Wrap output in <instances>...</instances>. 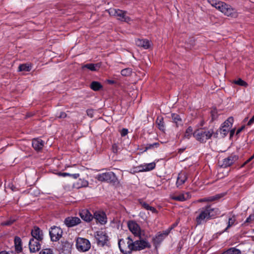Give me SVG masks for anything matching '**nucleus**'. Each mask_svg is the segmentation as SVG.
I'll return each instance as SVG.
<instances>
[{
  "instance_id": "obj_9",
  "label": "nucleus",
  "mask_w": 254,
  "mask_h": 254,
  "mask_svg": "<svg viewBox=\"0 0 254 254\" xmlns=\"http://www.w3.org/2000/svg\"><path fill=\"white\" fill-rule=\"evenodd\" d=\"M95 179L100 182H115L116 177L113 172H108L97 175Z\"/></svg>"
},
{
  "instance_id": "obj_3",
  "label": "nucleus",
  "mask_w": 254,
  "mask_h": 254,
  "mask_svg": "<svg viewBox=\"0 0 254 254\" xmlns=\"http://www.w3.org/2000/svg\"><path fill=\"white\" fill-rule=\"evenodd\" d=\"M214 131L212 129L209 130L198 129L193 132V136L198 141L203 143L210 139Z\"/></svg>"
},
{
  "instance_id": "obj_27",
  "label": "nucleus",
  "mask_w": 254,
  "mask_h": 254,
  "mask_svg": "<svg viewBox=\"0 0 254 254\" xmlns=\"http://www.w3.org/2000/svg\"><path fill=\"white\" fill-rule=\"evenodd\" d=\"M14 244L16 251L20 252L22 250L21 240L18 237H15L14 238Z\"/></svg>"
},
{
  "instance_id": "obj_57",
  "label": "nucleus",
  "mask_w": 254,
  "mask_h": 254,
  "mask_svg": "<svg viewBox=\"0 0 254 254\" xmlns=\"http://www.w3.org/2000/svg\"><path fill=\"white\" fill-rule=\"evenodd\" d=\"M233 133H234V131H233V130H232V131H231V135H232Z\"/></svg>"
},
{
  "instance_id": "obj_35",
  "label": "nucleus",
  "mask_w": 254,
  "mask_h": 254,
  "mask_svg": "<svg viewBox=\"0 0 254 254\" xmlns=\"http://www.w3.org/2000/svg\"><path fill=\"white\" fill-rule=\"evenodd\" d=\"M234 83L236 84L244 87H247L248 85V83L246 81L241 78H239L237 80L234 81Z\"/></svg>"
},
{
  "instance_id": "obj_40",
  "label": "nucleus",
  "mask_w": 254,
  "mask_h": 254,
  "mask_svg": "<svg viewBox=\"0 0 254 254\" xmlns=\"http://www.w3.org/2000/svg\"><path fill=\"white\" fill-rule=\"evenodd\" d=\"M15 221V219L10 218L9 220H6L3 222L1 223V225L3 226H10L11 225L14 221Z\"/></svg>"
},
{
  "instance_id": "obj_55",
  "label": "nucleus",
  "mask_w": 254,
  "mask_h": 254,
  "mask_svg": "<svg viewBox=\"0 0 254 254\" xmlns=\"http://www.w3.org/2000/svg\"><path fill=\"white\" fill-rule=\"evenodd\" d=\"M0 254H8V253L5 251H2L0 252Z\"/></svg>"
},
{
  "instance_id": "obj_45",
  "label": "nucleus",
  "mask_w": 254,
  "mask_h": 254,
  "mask_svg": "<svg viewBox=\"0 0 254 254\" xmlns=\"http://www.w3.org/2000/svg\"><path fill=\"white\" fill-rule=\"evenodd\" d=\"M128 133V130L126 128H123L121 131L122 136H126Z\"/></svg>"
},
{
  "instance_id": "obj_5",
  "label": "nucleus",
  "mask_w": 254,
  "mask_h": 254,
  "mask_svg": "<svg viewBox=\"0 0 254 254\" xmlns=\"http://www.w3.org/2000/svg\"><path fill=\"white\" fill-rule=\"evenodd\" d=\"M133 251H141L145 249H150L151 247V244L145 238L139 236V239L135 241H133Z\"/></svg>"
},
{
  "instance_id": "obj_38",
  "label": "nucleus",
  "mask_w": 254,
  "mask_h": 254,
  "mask_svg": "<svg viewBox=\"0 0 254 254\" xmlns=\"http://www.w3.org/2000/svg\"><path fill=\"white\" fill-rule=\"evenodd\" d=\"M143 172V169H142L141 165L138 166L137 167H135L130 170V172L131 173H138Z\"/></svg>"
},
{
  "instance_id": "obj_7",
  "label": "nucleus",
  "mask_w": 254,
  "mask_h": 254,
  "mask_svg": "<svg viewBox=\"0 0 254 254\" xmlns=\"http://www.w3.org/2000/svg\"><path fill=\"white\" fill-rule=\"evenodd\" d=\"M95 238L98 246L104 247L108 245L109 237L105 231H99L95 233Z\"/></svg>"
},
{
  "instance_id": "obj_34",
  "label": "nucleus",
  "mask_w": 254,
  "mask_h": 254,
  "mask_svg": "<svg viewBox=\"0 0 254 254\" xmlns=\"http://www.w3.org/2000/svg\"><path fill=\"white\" fill-rule=\"evenodd\" d=\"M121 73L123 76H128L131 75L132 73V69L130 68H126L122 69Z\"/></svg>"
},
{
  "instance_id": "obj_30",
  "label": "nucleus",
  "mask_w": 254,
  "mask_h": 254,
  "mask_svg": "<svg viewBox=\"0 0 254 254\" xmlns=\"http://www.w3.org/2000/svg\"><path fill=\"white\" fill-rule=\"evenodd\" d=\"M223 254H241V252L235 248H231L225 251Z\"/></svg>"
},
{
  "instance_id": "obj_20",
  "label": "nucleus",
  "mask_w": 254,
  "mask_h": 254,
  "mask_svg": "<svg viewBox=\"0 0 254 254\" xmlns=\"http://www.w3.org/2000/svg\"><path fill=\"white\" fill-rule=\"evenodd\" d=\"M225 195V193H221L217 194H216L214 196H211L208 197L207 198H204L203 199H200L199 201L200 202H211L215 200H218L223 197Z\"/></svg>"
},
{
  "instance_id": "obj_33",
  "label": "nucleus",
  "mask_w": 254,
  "mask_h": 254,
  "mask_svg": "<svg viewBox=\"0 0 254 254\" xmlns=\"http://www.w3.org/2000/svg\"><path fill=\"white\" fill-rule=\"evenodd\" d=\"M233 123V118L232 117L229 118L224 123L222 126L230 129Z\"/></svg>"
},
{
  "instance_id": "obj_44",
  "label": "nucleus",
  "mask_w": 254,
  "mask_h": 254,
  "mask_svg": "<svg viewBox=\"0 0 254 254\" xmlns=\"http://www.w3.org/2000/svg\"><path fill=\"white\" fill-rule=\"evenodd\" d=\"M254 220V214L250 215L246 219V222H251Z\"/></svg>"
},
{
  "instance_id": "obj_54",
  "label": "nucleus",
  "mask_w": 254,
  "mask_h": 254,
  "mask_svg": "<svg viewBox=\"0 0 254 254\" xmlns=\"http://www.w3.org/2000/svg\"><path fill=\"white\" fill-rule=\"evenodd\" d=\"M70 176H72L73 178L76 179L79 176V174H71Z\"/></svg>"
},
{
  "instance_id": "obj_19",
  "label": "nucleus",
  "mask_w": 254,
  "mask_h": 254,
  "mask_svg": "<svg viewBox=\"0 0 254 254\" xmlns=\"http://www.w3.org/2000/svg\"><path fill=\"white\" fill-rule=\"evenodd\" d=\"M135 44L144 49H148L151 47V42L147 39H137L135 40Z\"/></svg>"
},
{
  "instance_id": "obj_17",
  "label": "nucleus",
  "mask_w": 254,
  "mask_h": 254,
  "mask_svg": "<svg viewBox=\"0 0 254 254\" xmlns=\"http://www.w3.org/2000/svg\"><path fill=\"white\" fill-rule=\"evenodd\" d=\"M238 159V156L236 155L232 154L227 158L223 159L222 166L224 167H227L233 164Z\"/></svg>"
},
{
  "instance_id": "obj_51",
  "label": "nucleus",
  "mask_w": 254,
  "mask_h": 254,
  "mask_svg": "<svg viewBox=\"0 0 254 254\" xmlns=\"http://www.w3.org/2000/svg\"><path fill=\"white\" fill-rule=\"evenodd\" d=\"M254 158V154L249 159H248L244 163V165L247 164L248 162H250Z\"/></svg>"
},
{
  "instance_id": "obj_58",
  "label": "nucleus",
  "mask_w": 254,
  "mask_h": 254,
  "mask_svg": "<svg viewBox=\"0 0 254 254\" xmlns=\"http://www.w3.org/2000/svg\"><path fill=\"white\" fill-rule=\"evenodd\" d=\"M143 206H144V207H146V206H148V205H146L145 204L144 205H143Z\"/></svg>"
},
{
  "instance_id": "obj_53",
  "label": "nucleus",
  "mask_w": 254,
  "mask_h": 254,
  "mask_svg": "<svg viewBox=\"0 0 254 254\" xmlns=\"http://www.w3.org/2000/svg\"><path fill=\"white\" fill-rule=\"evenodd\" d=\"M147 209L150 210V211H152L153 212H155L156 211L155 207H146Z\"/></svg>"
},
{
  "instance_id": "obj_10",
  "label": "nucleus",
  "mask_w": 254,
  "mask_h": 254,
  "mask_svg": "<svg viewBox=\"0 0 254 254\" xmlns=\"http://www.w3.org/2000/svg\"><path fill=\"white\" fill-rule=\"evenodd\" d=\"M49 234L51 241L57 242L62 237L63 231L60 227L54 226L51 228Z\"/></svg>"
},
{
  "instance_id": "obj_29",
  "label": "nucleus",
  "mask_w": 254,
  "mask_h": 254,
  "mask_svg": "<svg viewBox=\"0 0 254 254\" xmlns=\"http://www.w3.org/2000/svg\"><path fill=\"white\" fill-rule=\"evenodd\" d=\"M102 87V85L98 81H93L90 84V88L94 91H98Z\"/></svg>"
},
{
  "instance_id": "obj_18",
  "label": "nucleus",
  "mask_w": 254,
  "mask_h": 254,
  "mask_svg": "<svg viewBox=\"0 0 254 254\" xmlns=\"http://www.w3.org/2000/svg\"><path fill=\"white\" fill-rule=\"evenodd\" d=\"M80 217L85 221L89 222L93 219V216L87 209H83L79 212Z\"/></svg>"
},
{
  "instance_id": "obj_22",
  "label": "nucleus",
  "mask_w": 254,
  "mask_h": 254,
  "mask_svg": "<svg viewBox=\"0 0 254 254\" xmlns=\"http://www.w3.org/2000/svg\"><path fill=\"white\" fill-rule=\"evenodd\" d=\"M190 197L189 192H186L185 193L181 194L178 195L174 196L172 197V198L176 200L180 201H183L188 199Z\"/></svg>"
},
{
  "instance_id": "obj_48",
  "label": "nucleus",
  "mask_w": 254,
  "mask_h": 254,
  "mask_svg": "<svg viewBox=\"0 0 254 254\" xmlns=\"http://www.w3.org/2000/svg\"><path fill=\"white\" fill-rule=\"evenodd\" d=\"M254 123V115L253 116V117L248 122V126H251Z\"/></svg>"
},
{
  "instance_id": "obj_42",
  "label": "nucleus",
  "mask_w": 254,
  "mask_h": 254,
  "mask_svg": "<svg viewBox=\"0 0 254 254\" xmlns=\"http://www.w3.org/2000/svg\"><path fill=\"white\" fill-rule=\"evenodd\" d=\"M158 143H154L153 144H148L146 147V150L151 149L153 147H158L159 146Z\"/></svg>"
},
{
  "instance_id": "obj_41",
  "label": "nucleus",
  "mask_w": 254,
  "mask_h": 254,
  "mask_svg": "<svg viewBox=\"0 0 254 254\" xmlns=\"http://www.w3.org/2000/svg\"><path fill=\"white\" fill-rule=\"evenodd\" d=\"M40 254H53V252L51 249H43L40 252Z\"/></svg>"
},
{
  "instance_id": "obj_26",
  "label": "nucleus",
  "mask_w": 254,
  "mask_h": 254,
  "mask_svg": "<svg viewBox=\"0 0 254 254\" xmlns=\"http://www.w3.org/2000/svg\"><path fill=\"white\" fill-rule=\"evenodd\" d=\"M31 69L32 66L29 64H20L18 67V71H29Z\"/></svg>"
},
{
  "instance_id": "obj_11",
  "label": "nucleus",
  "mask_w": 254,
  "mask_h": 254,
  "mask_svg": "<svg viewBox=\"0 0 254 254\" xmlns=\"http://www.w3.org/2000/svg\"><path fill=\"white\" fill-rule=\"evenodd\" d=\"M42 241H38L34 239V238H31L29 242V248L31 253H36L38 252L41 247V242Z\"/></svg>"
},
{
  "instance_id": "obj_47",
  "label": "nucleus",
  "mask_w": 254,
  "mask_h": 254,
  "mask_svg": "<svg viewBox=\"0 0 254 254\" xmlns=\"http://www.w3.org/2000/svg\"><path fill=\"white\" fill-rule=\"evenodd\" d=\"M66 117V114L64 112H62L60 113V115L58 116L59 118H64Z\"/></svg>"
},
{
  "instance_id": "obj_43",
  "label": "nucleus",
  "mask_w": 254,
  "mask_h": 254,
  "mask_svg": "<svg viewBox=\"0 0 254 254\" xmlns=\"http://www.w3.org/2000/svg\"><path fill=\"white\" fill-rule=\"evenodd\" d=\"M171 230L168 228L167 230L163 231L162 233H160L165 238L168 235Z\"/></svg>"
},
{
  "instance_id": "obj_23",
  "label": "nucleus",
  "mask_w": 254,
  "mask_h": 254,
  "mask_svg": "<svg viewBox=\"0 0 254 254\" xmlns=\"http://www.w3.org/2000/svg\"><path fill=\"white\" fill-rule=\"evenodd\" d=\"M141 165L142 169H143V171L147 172L154 169L156 166V164L154 162H152L148 164H144Z\"/></svg>"
},
{
  "instance_id": "obj_52",
  "label": "nucleus",
  "mask_w": 254,
  "mask_h": 254,
  "mask_svg": "<svg viewBox=\"0 0 254 254\" xmlns=\"http://www.w3.org/2000/svg\"><path fill=\"white\" fill-rule=\"evenodd\" d=\"M177 225H178V223H177V222H176V223H174L173 224H172V225H171V226H170V227H169L170 230H172L173 229H174L175 227H176Z\"/></svg>"
},
{
  "instance_id": "obj_16",
  "label": "nucleus",
  "mask_w": 254,
  "mask_h": 254,
  "mask_svg": "<svg viewBox=\"0 0 254 254\" xmlns=\"http://www.w3.org/2000/svg\"><path fill=\"white\" fill-rule=\"evenodd\" d=\"M188 179L187 174L184 172H180L178 176L176 181V186L177 188H182Z\"/></svg>"
},
{
  "instance_id": "obj_28",
  "label": "nucleus",
  "mask_w": 254,
  "mask_h": 254,
  "mask_svg": "<svg viewBox=\"0 0 254 254\" xmlns=\"http://www.w3.org/2000/svg\"><path fill=\"white\" fill-rule=\"evenodd\" d=\"M160 130H164L165 129V126L163 121V118L161 117H158L156 121Z\"/></svg>"
},
{
  "instance_id": "obj_37",
  "label": "nucleus",
  "mask_w": 254,
  "mask_h": 254,
  "mask_svg": "<svg viewBox=\"0 0 254 254\" xmlns=\"http://www.w3.org/2000/svg\"><path fill=\"white\" fill-rule=\"evenodd\" d=\"M229 130V128L226 127L222 125L221 127L220 128V132L221 134H222L223 136H225L228 134Z\"/></svg>"
},
{
  "instance_id": "obj_1",
  "label": "nucleus",
  "mask_w": 254,
  "mask_h": 254,
  "mask_svg": "<svg viewBox=\"0 0 254 254\" xmlns=\"http://www.w3.org/2000/svg\"><path fill=\"white\" fill-rule=\"evenodd\" d=\"M210 4L227 16L236 18L238 16L237 10L230 5L221 1L212 0L209 1Z\"/></svg>"
},
{
  "instance_id": "obj_49",
  "label": "nucleus",
  "mask_w": 254,
  "mask_h": 254,
  "mask_svg": "<svg viewBox=\"0 0 254 254\" xmlns=\"http://www.w3.org/2000/svg\"><path fill=\"white\" fill-rule=\"evenodd\" d=\"M59 175L62 177H66L67 176H70L71 174L67 173H60L59 174Z\"/></svg>"
},
{
  "instance_id": "obj_12",
  "label": "nucleus",
  "mask_w": 254,
  "mask_h": 254,
  "mask_svg": "<svg viewBox=\"0 0 254 254\" xmlns=\"http://www.w3.org/2000/svg\"><path fill=\"white\" fill-rule=\"evenodd\" d=\"M127 226L130 231L136 236H140L141 230L138 224L134 221H129L127 223Z\"/></svg>"
},
{
  "instance_id": "obj_31",
  "label": "nucleus",
  "mask_w": 254,
  "mask_h": 254,
  "mask_svg": "<svg viewBox=\"0 0 254 254\" xmlns=\"http://www.w3.org/2000/svg\"><path fill=\"white\" fill-rule=\"evenodd\" d=\"M172 118L174 122L176 124L177 126L182 124V119L179 115L173 113L172 114Z\"/></svg>"
},
{
  "instance_id": "obj_50",
  "label": "nucleus",
  "mask_w": 254,
  "mask_h": 254,
  "mask_svg": "<svg viewBox=\"0 0 254 254\" xmlns=\"http://www.w3.org/2000/svg\"><path fill=\"white\" fill-rule=\"evenodd\" d=\"M79 182H82L83 184H82V186H84V187H85V186H87V185H88V182L86 181H84V180H79Z\"/></svg>"
},
{
  "instance_id": "obj_14",
  "label": "nucleus",
  "mask_w": 254,
  "mask_h": 254,
  "mask_svg": "<svg viewBox=\"0 0 254 254\" xmlns=\"http://www.w3.org/2000/svg\"><path fill=\"white\" fill-rule=\"evenodd\" d=\"M93 218L101 224H105L107 222V218L105 212L103 211H96L94 213Z\"/></svg>"
},
{
  "instance_id": "obj_6",
  "label": "nucleus",
  "mask_w": 254,
  "mask_h": 254,
  "mask_svg": "<svg viewBox=\"0 0 254 254\" xmlns=\"http://www.w3.org/2000/svg\"><path fill=\"white\" fill-rule=\"evenodd\" d=\"M109 14L111 16L117 17L118 20L128 22L130 18L126 15V12L119 9L110 8L108 10Z\"/></svg>"
},
{
  "instance_id": "obj_39",
  "label": "nucleus",
  "mask_w": 254,
  "mask_h": 254,
  "mask_svg": "<svg viewBox=\"0 0 254 254\" xmlns=\"http://www.w3.org/2000/svg\"><path fill=\"white\" fill-rule=\"evenodd\" d=\"M71 246L70 244L68 242H65L62 245V250L63 251H68L70 249Z\"/></svg>"
},
{
  "instance_id": "obj_36",
  "label": "nucleus",
  "mask_w": 254,
  "mask_h": 254,
  "mask_svg": "<svg viewBox=\"0 0 254 254\" xmlns=\"http://www.w3.org/2000/svg\"><path fill=\"white\" fill-rule=\"evenodd\" d=\"M236 221V219L234 216H233L232 217H230L229 218L228 223V226L225 229L224 231H226L227 230L230 228L231 226L233 225Z\"/></svg>"
},
{
  "instance_id": "obj_8",
  "label": "nucleus",
  "mask_w": 254,
  "mask_h": 254,
  "mask_svg": "<svg viewBox=\"0 0 254 254\" xmlns=\"http://www.w3.org/2000/svg\"><path fill=\"white\" fill-rule=\"evenodd\" d=\"M76 247L79 251L85 252L90 249L91 244L88 240L82 238H78L76 240Z\"/></svg>"
},
{
  "instance_id": "obj_21",
  "label": "nucleus",
  "mask_w": 254,
  "mask_h": 254,
  "mask_svg": "<svg viewBox=\"0 0 254 254\" xmlns=\"http://www.w3.org/2000/svg\"><path fill=\"white\" fill-rule=\"evenodd\" d=\"M44 142L40 138H35L32 140V146L36 150H40L43 147Z\"/></svg>"
},
{
  "instance_id": "obj_4",
  "label": "nucleus",
  "mask_w": 254,
  "mask_h": 254,
  "mask_svg": "<svg viewBox=\"0 0 254 254\" xmlns=\"http://www.w3.org/2000/svg\"><path fill=\"white\" fill-rule=\"evenodd\" d=\"M118 245L121 252L124 254H130L133 251V240L129 237L119 240Z\"/></svg>"
},
{
  "instance_id": "obj_56",
  "label": "nucleus",
  "mask_w": 254,
  "mask_h": 254,
  "mask_svg": "<svg viewBox=\"0 0 254 254\" xmlns=\"http://www.w3.org/2000/svg\"><path fill=\"white\" fill-rule=\"evenodd\" d=\"M242 130V128H240V129H239L237 131V133H239L240 131H241V130Z\"/></svg>"
},
{
  "instance_id": "obj_2",
  "label": "nucleus",
  "mask_w": 254,
  "mask_h": 254,
  "mask_svg": "<svg viewBox=\"0 0 254 254\" xmlns=\"http://www.w3.org/2000/svg\"><path fill=\"white\" fill-rule=\"evenodd\" d=\"M215 210L214 208L206 207L204 210L201 211L196 218L197 225H200L203 221L214 218L216 215Z\"/></svg>"
},
{
  "instance_id": "obj_24",
  "label": "nucleus",
  "mask_w": 254,
  "mask_h": 254,
  "mask_svg": "<svg viewBox=\"0 0 254 254\" xmlns=\"http://www.w3.org/2000/svg\"><path fill=\"white\" fill-rule=\"evenodd\" d=\"M100 67V64H85L82 66V68H87L91 71H96Z\"/></svg>"
},
{
  "instance_id": "obj_32",
  "label": "nucleus",
  "mask_w": 254,
  "mask_h": 254,
  "mask_svg": "<svg viewBox=\"0 0 254 254\" xmlns=\"http://www.w3.org/2000/svg\"><path fill=\"white\" fill-rule=\"evenodd\" d=\"M193 132L192 127H189L187 128L185 132L184 137L185 138L190 139L192 135H193Z\"/></svg>"
},
{
  "instance_id": "obj_15",
  "label": "nucleus",
  "mask_w": 254,
  "mask_h": 254,
  "mask_svg": "<svg viewBox=\"0 0 254 254\" xmlns=\"http://www.w3.org/2000/svg\"><path fill=\"white\" fill-rule=\"evenodd\" d=\"M64 222L68 227H71L79 224L81 220L77 217H68L65 219Z\"/></svg>"
},
{
  "instance_id": "obj_46",
  "label": "nucleus",
  "mask_w": 254,
  "mask_h": 254,
  "mask_svg": "<svg viewBox=\"0 0 254 254\" xmlns=\"http://www.w3.org/2000/svg\"><path fill=\"white\" fill-rule=\"evenodd\" d=\"M93 113H94L93 110L92 109H88L87 110V114L90 118L93 117Z\"/></svg>"
},
{
  "instance_id": "obj_25",
  "label": "nucleus",
  "mask_w": 254,
  "mask_h": 254,
  "mask_svg": "<svg viewBox=\"0 0 254 254\" xmlns=\"http://www.w3.org/2000/svg\"><path fill=\"white\" fill-rule=\"evenodd\" d=\"M165 239V237L160 233L156 235L153 239V242L155 245H159Z\"/></svg>"
},
{
  "instance_id": "obj_13",
  "label": "nucleus",
  "mask_w": 254,
  "mask_h": 254,
  "mask_svg": "<svg viewBox=\"0 0 254 254\" xmlns=\"http://www.w3.org/2000/svg\"><path fill=\"white\" fill-rule=\"evenodd\" d=\"M32 238L38 241H43L44 238V234L42 230H41L38 227L34 226L31 232Z\"/></svg>"
},
{
  "instance_id": "obj_59",
  "label": "nucleus",
  "mask_w": 254,
  "mask_h": 254,
  "mask_svg": "<svg viewBox=\"0 0 254 254\" xmlns=\"http://www.w3.org/2000/svg\"><path fill=\"white\" fill-rule=\"evenodd\" d=\"M247 119H248V118H245V121H246V120H247Z\"/></svg>"
}]
</instances>
